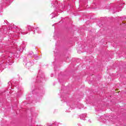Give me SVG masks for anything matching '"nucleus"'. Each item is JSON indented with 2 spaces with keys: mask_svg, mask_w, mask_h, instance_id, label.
I'll use <instances>...</instances> for the list:
<instances>
[{
  "mask_svg": "<svg viewBox=\"0 0 126 126\" xmlns=\"http://www.w3.org/2000/svg\"><path fill=\"white\" fill-rule=\"evenodd\" d=\"M115 92H116V93H118V92H120V91H119V89H116V90H115Z\"/></svg>",
  "mask_w": 126,
  "mask_h": 126,
  "instance_id": "nucleus-1",
  "label": "nucleus"
}]
</instances>
